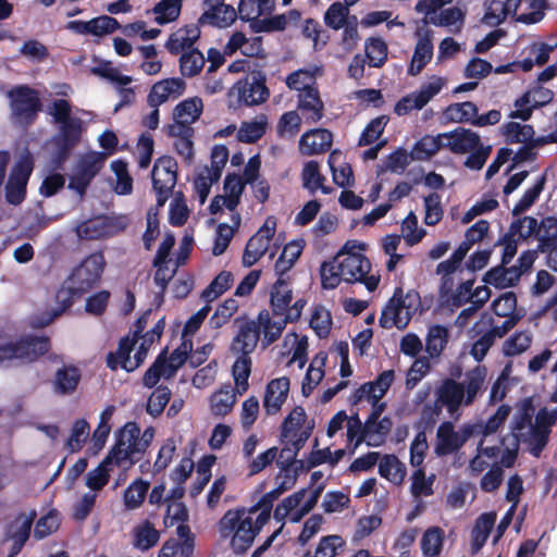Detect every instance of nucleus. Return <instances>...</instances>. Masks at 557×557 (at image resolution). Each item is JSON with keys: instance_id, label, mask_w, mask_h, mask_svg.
I'll use <instances>...</instances> for the list:
<instances>
[{"instance_id": "34", "label": "nucleus", "mask_w": 557, "mask_h": 557, "mask_svg": "<svg viewBox=\"0 0 557 557\" xmlns=\"http://www.w3.org/2000/svg\"><path fill=\"white\" fill-rule=\"evenodd\" d=\"M159 539V531L149 520H145L134 529L133 545L139 550L146 552L156 546Z\"/></svg>"}, {"instance_id": "61", "label": "nucleus", "mask_w": 557, "mask_h": 557, "mask_svg": "<svg viewBox=\"0 0 557 557\" xmlns=\"http://www.w3.org/2000/svg\"><path fill=\"white\" fill-rule=\"evenodd\" d=\"M301 33L304 37L313 41L314 50L322 49L330 39L327 32L323 29L321 24L314 18L305 20Z\"/></svg>"}, {"instance_id": "37", "label": "nucleus", "mask_w": 557, "mask_h": 557, "mask_svg": "<svg viewBox=\"0 0 557 557\" xmlns=\"http://www.w3.org/2000/svg\"><path fill=\"white\" fill-rule=\"evenodd\" d=\"M486 377L485 367L476 366L466 373L465 382V405H471L479 392L482 389Z\"/></svg>"}, {"instance_id": "46", "label": "nucleus", "mask_w": 557, "mask_h": 557, "mask_svg": "<svg viewBox=\"0 0 557 557\" xmlns=\"http://www.w3.org/2000/svg\"><path fill=\"white\" fill-rule=\"evenodd\" d=\"M546 183V175L542 174L536 182L529 187L520 198V200L512 208V215L518 216L528 211L539 199Z\"/></svg>"}, {"instance_id": "20", "label": "nucleus", "mask_w": 557, "mask_h": 557, "mask_svg": "<svg viewBox=\"0 0 557 557\" xmlns=\"http://www.w3.org/2000/svg\"><path fill=\"white\" fill-rule=\"evenodd\" d=\"M297 110L306 124H315L324 116V103L318 87H307L297 95Z\"/></svg>"}, {"instance_id": "18", "label": "nucleus", "mask_w": 557, "mask_h": 557, "mask_svg": "<svg viewBox=\"0 0 557 557\" xmlns=\"http://www.w3.org/2000/svg\"><path fill=\"white\" fill-rule=\"evenodd\" d=\"M206 11L198 18L200 25H211L218 28L231 26L237 18V11L225 0H205Z\"/></svg>"}, {"instance_id": "4", "label": "nucleus", "mask_w": 557, "mask_h": 557, "mask_svg": "<svg viewBox=\"0 0 557 557\" xmlns=\"http://www.w3.org/2000/svg\"><path fill=\"white\" fill-rule=\"evenodd\" d=\"M420 306L419 293L414 289L404 294L401 287H396L393 296L382 310L379 323L383 329H404Z\"/></svg>"}, {"instance_id": "1", "label": "nucleus", "mask_w": 557, "mask_h": 557, "mask_svg": "<svg viewBox=\"0 0 557 557\" xmlns=\"http://www.w3.org/2000/svg\"><path fill=\"white\" fill-rule=\"evenodd\" d=\"M51 349V339L46 335L26 334L13 341L0 332V364H32L39 361Z\"/></svg>"}, {"instance_id": "56", "label": "nucleus", "mask_w": 557, "mask_h": 557, "mask_svg": "<svg viewBox=\"0 0 557 557\" xmlns=\"http://www.w3.org/2000/svg\"><path fill=\"white\" fill-rule=\"evenodd\" d=\"M483 282L493 285L496 288H507L516 286L519 282V274L507 276L506 265L500 263L490 269L483 276Z\"/></svg>"}, {"instance_id": "7", "label": "nucleus", "mask_w": 557, "mask_h": 557, "mask_svg": "<svg viewBox=\"0 0 557 557\" xmlns=\"http://www.w3.org/2000/svg\"><path fill=\"white\" fill-rule=\"evenodd\" d=\"M140 434V428L136 422H127L123 428H121L116 432L115 444L103 459L104 462L115 466H124L125 463L128 467L136 463L140 458L136 457L138 455V449H135L134 443L131 441L136 440V436Z\"/></svg>"}, {"instance_id": "23", "label": "nucleus", "mask_w": 557, "mask_h": 557, "mask_svg": "<svg viewBox=\"0 0 557 557\" xmlns=\"http://www.w3.org/2000/svg\"><path fill=\"white\" fill-rule=\"evenodd\" d=\"M290 382L287 376L271 380L265 388L263 407L268 414L277 413L286 401Z\"/></svg>"}, {"instance_id": "50", "label": "nucleus", "mask_w": 557, "mask_h": 557, "mask_svg": "<svg viewBox=\"0 0 557 557\" xmlns=\"http://www.w3.org/2000/svg\"><path fill=\"white\" fill-rule=\"evenodd\" d=\"M233 281V274L230 271H221L202 290L201 298L207 302L213 301L232 286Z\"/></svg>"}, {"instance_id": "28", "label": "nucleus", "mask_w": 557, "mask_h": 557, "mask_svg": "<svg viewBox=\"0 0 557 557\" xmlns=\"http://www.w3.org/2000/svg\"><path fill=\"white\" fill-rule=\"evenodd\" d=\"M496 521V513L484 512L478 517L475 520L474 527L471 532L472 544L471 552L472 554H478L482 547L485 545Z\"/></svg>"}, {"instance_id": "36", "label": "nucleus", "mask_w": 557, "mask_h": 557, "mask_svg": "<svg viewBox=\"0 0 557 557\" xmlns=\"http://www.w3.org/2000/svg\"><path fill=\"white\" fill-rule=\"evenodd\" d=\"M511 412L509 405H500L496 412L486 422L469 423L475 431V435L488 436L497 432L500 425L507 420Z\"/></svg>"}, {"instance_id": "2", "label": "nucleus", "mask_w": 557, "mask_h": 557, "mask_svg": "<svg viewBox=\"0 0 557 557\" xmlns=\"http://www.w3.org/2000/svg\"><path fill=\"white\" fill-rule=\"evenodd\" d=\"M107 265L102 251H95L81 261L70 273L57 293L70 297L72 305L94 289L100 282Z\"/></svg>"}, {"instance_id": "12", "label": "nucleus", "mask_w": 557, "mask_h": 557, "mask_svg": "<svg viewBox=\"0 0 557 557\" xmlns=\"http://www.w3.org/2000/svg\"><path fill=\"white\" fill-rule=\"evenodd\" d=\"M306 304L307 301L305 299H297L292 306L289 305L287 313L280 320H272L267 309H262L258 313V320L259 323L262 324L264 341L268 345L276 342L281 337L287 323L297 322L299 320Z\"/></svg>"}, {"instance_id": "63", "label": "nucleus", "mask_w": 557, "mask_h": 557, "mask_svg": "<svg viewBox=\"0 0 557 557\" xmlns=\"http://www.w3.org/2000/svg\"><path fill=\"white\" fill-rule=\"evenodd\" d=\"M388 121L389 117L387 115H380L371 120L362 131L358 140V146L372 145L383 134Z\"/></svg>"}, {"instance_id": "64", "label": "nucleus", "mask_w": 557, "mask_h": 557, "mask_svg": "<svg viewBox=\"0 0 557 557\" xmlns=\"http://www.w3.org/2000/svg\"><path fill=\"white\" fill-rule=\"evenodd\" d=\"M90 426L89 423L85 419H78L73 423L71 435L66 442V448L71 453L79 451L88 435H89Z\"/></svg>"}, {"instance_id": "32", "label": "nucleus", "mask_w": 557, "mask_h": 557, "mask_svg": "<svg viewBox=\"0 0 557 557\" xmlns=\"http://www.w3.org/2000/svg\"><path fill=\"white\" fill-rule=\"evenodd\" d=\"M445 136L438 134L437 136L425 135L420 138L413 146L410 156L413 160H429L442 148H445Z\"/></svg>"}, {"instance_id": "26", "label": "nucleus", "mask_w": 557, "mask_h": 557, "mask_svg": "<svg viewBox=\"0 0 557 557\" xmlns=\"http://www.w3.org/2000/svg\"><path fill=\"white\" fill-rule=\"evenodd\" d=\"M82 381V372L74 364H64L55 371L52 389L57 395L67 396L76 392Z\"/></svg>"}, {"instance_id": "10", "label": "nucleus", "mask_w": 557, "mask_h": 557, "mask_svg": "<svg viewBox=\"0 0 557 557\" xmlns=\"http://www.w3.org/2000/svg\"><path fill=\"white\" fill-rule=\"evenodd\" d=\"M474 435L475 431L469 423L462 424L459 431H456L451 421H444L436 431L434 453L438 457L456 454Z\"/></svg>"}, {"instance_id": "53", "label": "nucleus", "mask_w": 557, "mask_h": 557, "mask_svg": "<svg viewBox=\"0 0 557 557\" xmlns=\"http://www.w3.org/2000/svg\"><path fill=\"white\" fill-rule=\"evenodd\" d=\"M342 270L338 263V258L332 261H324L320 267L321 286L323 289H335L342 281L344 275L341 274Z\"/></svg>"}, {"instance_id": "30", "label": "nucleus", "mask_w": 557, "mask_h": 557, "mask_svg": "<svg viewBox=\"0 0 557 557\" xmlns=\"http://www.w3.org/2000/svg\"><path fill=\"white\" fill-rule=\"evenodd\" d=\"M301 180L304 188L308 189L310 194H315L320 189L323 194L329 195L333 191L332 187L325 186V177L320 172L319 162L310 160L305 163Z\"/></svg>"}, {"instance_id": "42", "label": "nucleus", "mask_w": 557, "mask_h": 557, "mask_svg": "<svg viewBox=\"0 0 557 557\" xmlns=\"http://www.w3.org/2000/svg\"><path fill=\"white\" fill-rule=\"evenodd\" d=\"M202 110L203 103L201 98H188L175 106L173 117L187 123H195L200 117Z\"/></svg>"}, {"instance_id": "6", "label": "nucleus", "mask_w": 557, "mask_h": 557, "mask_svg": "<svg viewBox=\"0 0 557 557\" xmlns=\"http://www.w3.org/2000/svg\"><path fill=\"white\" fill-rule=\"evenodd\" d=\"M341 267V274L346 283H362L369 292H374L380 283V277L369 275L370 260L362 253L339 251L336 256Z\"/></svg>"}, {"instance_id": "19", "label": "nucleus", "mask_w": 557, "mask_h": 557, "mask_svg": "<svg viewBox=\"0 0 557 557\" xmlns=\"http://www.w3.org/2000/svg\"><path fill=\"white\" fill-rule=\"evenodd\" d=\"M186 90V82L180 77L161 79L152 85L147 96L149 107H160L169 100L180 98Z\"/></svg>"}, {"instance_id": "29", "label": "nucleus", "mask_w": 557, "mask_h": 557, "mask_svg": "<svg viewBox=\"0 0 557 557\" xmlns=\"http://www.w3.org/2000/svg\"><path fill=\"white\" fill-rule=\"evenodd\" d=\"M433 57V44L431 40L430 32L419 38L416 44L411 63L408 67V74L416 76L425 67V65L432 60Z\"/></svg>"}, {"instance_id": "55", "label": "nucleus", "mask_w": 557, "mask_h": 557, "mask_svg": "<svg viewBox=\"0 0 557 557\" xmlns=\"http://www.w3.org/2000/svg\"><path fill=\"white\" fill-rule=\"evenodd\" d=\"M444 532L438 527L429 528L422 535L421 549L424 556L435 557L442 550Z\"/></svg>"}, {"instance_id": "57", "label": "nucleus", "mask_w": 557, "mask_h": 557, "mask_svg": "<svg viewBox=\"0 0 557 557\" xmlns=\"http://www.w3.org/2000/svg\"><path fill=\"white\" fill-rule=\"evenodd\" d=\"M205 65V57L198 49H191L180 58V71L185 77H193L200 73Z\"/></svg>"}, {"instance_id": "52", "label": "nucleus", "mask_w": 557, "mask_h": 557, "mask_svg": "<svg viewBox=\"0 0 557 557\" xmlns=\"http://www.w3.org/2000/svg\"><path fill=\"white\" fill-rule=\"evenodd\" d=\"M387 45L382 38L371 37L366 41V57L370 66H383L387 60Z\"/></svg>"}, {"instance_id": "25", "label": "nucleus", "mask_w": 557, "mask_h": 557, "mask_svg": "<svg viewBox=\"0 0 557 557\" xmlns=\"http://www.w3.org/2000/svg\"><path fill=\"white\" fill-rule=\"evenodd\" d=\"M293 300V290L289 280L277 278L270 290V307L273 319L280 320L285 317Z\"/></svg>"}, {"instance_id": "35", "label": "nucleus", "mask_w": 557, "mask_h": 557, "mask_svg": "<svg viewBox=\"0 0 557 557\" xmlns=\"http://www.w3.org/2000/svg\"><path fill=\"white\" fill-rule=\"evenodd\" d=\"M448 342V330L444 325L434 324L428 330L425 338V351L431 358H437L443 352Z\"/></svg>"}, {"instance_id": "48", "label": "nucleus", "mask_w": 557, "mask_h": 557, "mask_svg": "<svg viewBox=\"0 0 557 557\" xmlns=\"http://www.w3.org/2000/svg\"><path fill=\"white\" fill-rule=\"evenodd\" d=\"M465 21V13L457 7L442 10L440 13L433 14L428 18H424L425 24H432L434 26L450 27L456 24L457 32L460 30Z\"/></svg>"}, {"instance_id": "54", "label": "nucleus", "mask_w": 557, "mask_h": 557, "mask_svg": "<svg viewBox=\"0 0 557 557\" xmlns=\"http://www.w3.org/2000/svg\"><path fill=\"white\" fill-rule=\"evenodd\" d=\"M519 222H511L508 231L499 237V239L495 243V246H503V255H502V263L503 265H507L513 259L518 249V239L516 238V233L518 231Z\"/></svg>"}, {"instance_id": "51", "label": "nucleus", "mask_w": 557, "mask_h": 557, "mask_svg": "<svg viewBox=\"0 0 557 557\" xmlns=\"http://www.w3.org/2000/svg\"><path fill=\"white\" fill-rule=\"evenodd\" d=\"M269 242L257 235L249 238L243 253V265L250 268L256 264L267 252Z\"/></svg>"}, {"instance_id": "49", "label": "nucleus", "mask_w": 557, "mask_h": 557, "mask_svg": "<svg viewBox=\"0 0 557 557\" xmlns=\"http://www.w3.org/2000/svg\"><path fill=\"white\" fill-rule=\"evenodd\" d=\"M171 396L172 392L166 385L157 386L148 397L146 412L153 418H158L164 411Z\"/></svg>"}, {"instance_id": "27", "label": "nucleus", "mask_w": 557, "mask_h": 557, "mask_svg": "<svg viewBox=\"0 0 557 557\" xmlns=\"http://www.w3.org/2000/svg\"><path fill=\"white\" fill-rule=\"evenodd\" d=\"M111 226V220L109 218L99 216L79 223L75 232L81 239L96 240L110 236Z\"/></svg>"}, {"instance_id": "24", "label": "nucleus", "mask_w": 557, "mask_h": 557, "mask_svg": "<svg viewBox=\"0 0 557 557\" xmlns=\"http://www.w3.org/2000/svg\"><path fill=\"white\" fill-rule=\"evenodd\" d=\"M436 399L453 416L465 403V386L454 379H445L436 389Z\"/></svg>"}, {"instance_id": "58", "label": "nucleus", "mask_w": 557, "mask_h": 557, "mask_svg": "<svg viewBox=\"0 0 557 557\" xmlns=\"http://www.w3.org/2000/svg\"><path fill=\"white\" fill-rule=\"evenodd\" d=\"M550 430L531 426V430L524 434L520 441L528 443L529 451L532 456L539 458L548 443Z\"/></svg>"}, {"instance_id": "38", "label": "nucleus", "mask_w": 557, "mask_h": 557, "mask_svg": "<svg viewBox=\"0 0 557 557\" xmlns=\"http://www.w3.org/2000/svg\"><path fill=\"white\" fill-rule=\"evenodd\" d=\"M273 9L274 0H240L237 15L240 20L248 22L265 13H271Z\"/></svg>"}, {"instance_id": "60", "label": "nucleus", "mask_w": 557, "mask_h": 557, "mask_svg": "<svg viewBox=\"0 0 557 557\" xmlns=\"http://www.w3.org/2000/svg\"><path fill=\"white\" fill-rule=\"evenodd\" d=\"M379 473L392 482H401L405 475L401 462L395 455H384L379 463Z\"/></svg>"}, {"instance_id": "5", "label": "nucleus", "mask_w": 557, "mask_h": 557, "mask_svg": "<svg viewBox=\"0 0 557 557\" xmlns=\"http://www.w3.org/2000/svg\"><path fill=\"white\" fill-rule=\"evenodd\" d=\"M7 97L10 101L11 115L20 124L32 125L42 110L38 90L28 85L12 87Z\"/></svg>"}, {"instance_id": "9", "label": "nucleus", "mask_w": 557, "mask_h": 557, "mask_svg": "<svg viewBox=\"0 0 557 557\" xmlns=\"http://www.w3.org/2000/svg\"><path fill=\"white\" fill-rule=\"evenodd\" d=\"M152 188L157 196V206L163 207L171 197L177 182V162L173 157L158 158L151 171Z\"/></svg>"}, {"instance_id": "41", "label": "nucleus", "mask_w": 557, "mask_h": 557, "mask_svg": "<svg viewBox=\"0 0 557 557\" xmlns=\"http://www.w3.org/2000/svg\"><path fill=\"white\" fill-rule=\"evenodd\" d=\"M55 300L59 305L57 309H52L50 311L42 312L41 314L32 317L29 323L32 327L44 329L48 326L58 317H60L63 312H65L72 307V301L70 300V297H63V293H57Z\"/></svg>"}, {"instance_id": "8", "label": "nucleus", "mask_w": 557, "mask_h": 557, "mask_svg": "<svg viewBox=\"0 0 557 557\" xmlns=\"http://www.w3.org/2000/svg\"><path fill=\"white\" fill-rule=\"evenodd\" d=\"M265 82L267 77L262 71H252L233 85L230 95L235 96L239 104H261L270 97Z\"/></svg>"}, {"instance_id": "40", "label": "nucleus", "mask_w": 557, "mask_h": 557, "mask_svg": "<svg viewBox=\"0 0 557 557\" xmlns=\"http://www.w3.org/2000/svg\"><path fill=\"white\" fill-rule=\"evenodd\" d=\"M236 401L231 385H224L210 397L211 411L214 416H226Z\"/></svg>"}, {"instance_id": "44", "label": "nucleus", "mask_w": 557, "mask_h": 557, "mask_svg": "<svg viewBox=\"0 0 557 557\" xmlns=\"http://www.w3.org/2000/svg\"><path fill=\"white\" fill-rule=\"evenodd\" d=\"M149 487V482L143 479L132 482L124 491L123 500L125 508L128 510L139 508L148 494Z\"/></svg>"}, {"instance_id": "39", "label": "nucleus", "mask_w": 557, "mask_h": 557, "mask_svg": "<svg viewBox=\"0 0 557 557\" xmlns=\"http://www.w3.org/2000/svg\"><path fill=\"white\" fill-rule=\"evenodd\" d=\"M502 134L506 138L507 144H522L534 139V128L529 124H520L518 122H507L500 127Z\"/></svg>"}, {"instance_id": "3", "label": "nucleus", "mask_w": 557, "mask_h": 557, "mask_svg": "<svg viewBox=\"0 0 557 557\" xmlns=\"http://www.w3.org/2000/svg\"><path fill=\"white\" fill-rule=\"evenodd\" d=\"M245 508L230 509L220 519V532L224 537L233 534L231 546L236 554L246 553L252 545L255 537L264 524L253 521L251 516H245Z\"/></svg>"}, {"instance_id": "11", "label": "nucleus", "mask_w": 557, "mask_h": 557, "mask_svg": "<svg viewBox=\"0 0 557 557\" xmlns=\"http://www.w3.org/2000/svg\"><path fill=\"white\" fill-rule=\"evenodd\" d=\"M34 168L29 156L17 160L12 168L5 184V200L8 203L18 206L26 197V186Z\"/></svg>"}, {"instance_id": "47", "label": "nucleus", "mask_w": 557, "mask_h": 557, "mask_svg": "<svg viewBox=\"0 0 557 557\" xmlns=\"http://www.w3.org/2000/svg\"><path fill=\"white\" fill-rule=\"evenodd\" d=\"M183 0H161L152 9L156 14L154 22L165 25L176 21L182 11Z\"/></svg>"}, {"instance_id": "13", "label": "nucleus", "mask_w": 557, "mask_h": 557, "mask_svg": "<svg viewBox=\"0 0 557 557\" xmlns=\"http://www.w3.org/2000/svg\"><path fill=\"white\" fill-rule=\"evenodd\" d=\"M234 322L238 331L231 344L232 351L238 355H251L258 345L262 324L258 319L255 321L246 315L237 317Z\"/></svg>"}, {"instance_id": "43", "label": "nucleus", "mask_w": 557, "mask_h": 557, "mask_svg": "<svg viewBox=\"0 0 557 557\" xmlns=\"http://www.w3.org/2000/svg\"><path fill=\"white\" fill-rule=\"evenodd\" d=\"M251 358L250 355H239L232 368V373L235 382V388L239 395L247 392L249 384L248 379L251 373Z\"/></svg>"}, {"instance_id": "14", "label": "nucleus", "mask_w": 557, "mask_h": 557, "mask_svg": "<svg viewBox=\"0 0 557 557\" xmlns=\"http://www.w3.org/2000/svg\"><path fill=\"white\" fill-rule=\"evenodd\" d=\"M137 343V339L134 337L129 338L125 336L120 339L119 347L115 352L110 351L107 355V366L111 370H116L119 367L124 369L127 372H133L136 370L146 359L145 347H138L135 352L134 359H131V352L134 350V347Z\"/></svg>"}, {"instance_id": "45", "label": "nucleus", "mask_w": 557, "mask_h": 557, "mask_svg": "<svg viewBox=\"0 0 557 557\" xmlns=\"http://www.w3.org/2000/svg\"><path fill=\"white\" fill-rule=\"evenodd\" d=\"M479 109L475 103L471 101H465L459 103L449 104L445 111V117L448 121L456 123H470L474 120Z\"/></svg>"}, {"instance_id": "33", "label": "nucleus", "mask_w": 557, "mask_h": 557, "mask_svg": "<svg viewBox=\"0 0 557 557\" xmlns=\"http://www.w3.org/2000/svg\"><path fill=\"white\" fill-rule=\"evenodd\" d=\"M106 157L107 154L104 152H87L78 159L75 172L91 182L101 171Z\"/></svg>"}, {"instance_id": "17", "label": "nucleus", "mask_w": 557, "mask_h": 557, "mask_svg": "<svg viewBox=\"0 0 557 557\" xmlns=\"http://www.w3.org/2000/svg\"><path fill=\"white\" fill-rule=\"evenodd\" d=\"M523 222L529 223L527 235H534L537 239V250L546 252L556 246L557 213L544 216L540 222L531 215H525Z\"/></svg>"}, {"instance_id": "16", "label": "nucleus", "mask_w": 557, "mask_h": 557, "mask_svg": "<svg viewBox=\"0 0 557 557\" xmlns=\"http://www.w3.org/2000/svg\"><path fill=\"white\" fill-rule=\"evenodd\" d=\"M395 380L394 370H385L374 381L363 383L349 397L351 405H358L362 400L377 403L387 393Z\"/></svg>"}, {"instance_id": "59", "label": "nucleus", "mask_w": 557, "mask_h": 557, "mask_svg": "<svg viewBox=\"0 0 557 557\" xmlns=\"http://www.w3.org/2000/svg\"><path fill=\"white\" fill-rule=\"evenodd\" d=\"M532 343V336L528 331L516 332L509 336L503 344V354L507 357H513L524 352Z\"/></svg>"}, {"instance_id": "15", "label": "nucleus", "mask_w": 557, "mask_h": 557, "mask_svg": "<svg viewBox=\"0 0 557 557\" xmlns=\"http://www.w3.org/2000/svg\"><path fill=\"white\" fill-rule=\"evenodd\" d=\"M35 518V510L29 515L21 512L7 525L3 540L12 542L7 557H15L21 553L29 539Z\"/></svg>"}, {"instance_id": "31", "label": "nucleus", "mask_w": 557, "mask_h": 557, "mask_svg": "<svg viewBox=\"0 0 557 557\" xmlns=\"http://www.w3.org/2000/svg\"><path fill=\"white\" fill-rule=\"evenodd\" d=\"M368 428L367 422H364L363 434L360 435L355 443V447H358L363 441H367L369 446L379 445L391 432L393 426V421L389 417H383L382 419L375 420V422L371 423Z\"/></svg>"}, {"instance_id": "21", "label": "nucleus", "mask_w": 557, "mask_h": 557, "mask_svg": "<svg viewBox=\"0 0 557 557\" xmlns=\"http://www.w3.org/2000/svg\"><path fill=\"white\" fill-rule=\"evenodd\" d=\"M445 136V148L455 154H465L480 146L481 138L478 133L465 128L456 127L455 129L442 133Z\"/></svg>"}, {"instance_id": "22", "label": "nucleus", "mask_w": 557, "mask_h": 557, "mask_svg": "<svg viewBox=\"0 0 557 557\" xmlns=\"http://www.w3.org/2000/svg\"><path fill=\"white\" fill-rule=\"evenodd\" d=\"M333 144V134L326 128H313L304 133L299 139V151L304 156H314L329 151Z\"/></svg>"}, {"instance_id": "62", "label": "nucleus", "mask_w": 557, "mask_h": 557, "mask_svg": "<svg viewBox=\"0 0 557 557\" xmlns=\"http://www.w3.org/2000/svg\"><path fill=\"white\" fill-rule=\"evenodd\" d=\"M349 7L342 2L332 3L324 13V23L327 27L338 30L348 21Z\"/></svg>"}]
</instances>
